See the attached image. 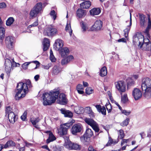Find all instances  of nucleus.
<instances>
[{"mask_svg": "<svg viewBox=\"0 0 151 151\" xmlns=\"http://www.w3.org/2000/svg\"><path fill=\"white\" fill-rule=\"evenodd\" d=\"M116 88L120 93L121 95H122V93L125 92L126 90V85L124 81H118L114 83Z\"/></svg>", "mask_w": 151, "mask_h": 151, "instance_id": "obj_8", "label": "nucleus"}, {"mask_svg": "<svg viewBox=\"0 0 151 151\" xmlns=\"http://www.w3.org/2000/svg\"><path fill=\"white\" fill-rule=\"evenodd\" d=\"M14 20L13 18L10 17L6 21V25L7 26L11 25L14 22Z\"/></svg>", "mask_w": 151, "mask_h": 151, "instance_id": "obj_37", "label": "nucleus"}, {"mask_svg": "<svg viewBox=\"0 0 151 151\" xmlns=\"http://www.w3.org/2000/svg\"><path fill=\"white\" fill-rule=\"evenodd\" d=\"M129 122V119L127 118L122 122L121 123L120 125L122 127L126 126L128 124Z\"/></svg>", "mask_w": 151, "mask_h": 151, "instance_id": "obj_40", "label": "nucleus"}, {"mask_svg": "<svg viewBox=\"0 0 151 151\" xmlns=\"http://www.w3.org/2000/svg\"><path fill=\"white\" fill-rule=\"evenodd\" d=\"M46 32L48 35H53L56 34L57 30L51 26H50L46 28Z\"/></svg>", "mask_w": 151, "mask_h": 151, "instance_id": "obj_18", "label": "nucleus"}, {"mask_svg": "<svg viewBox=\"0 0 151 151\" xmlns=\"http://www.w3.org/2000/svg\"><path fill=\"white\" fill-rule=\"evenodd\" d=\"M38 24V18H37L36 21L34 23L31 25H29L28 27V28H30L32 27H35L37 26Z\"/></svg>", "mask_w": 151, "mask_h": 151, "instance_id": "obj_46", "label": "nucleus"}, {"mask_svg": "<svg viewBox=\"0 0 151 151\" xmlns=\"http://www.w3.org/2000/svg\"><path fill=\"white\" fill-rule=\"evenodd\" d=\"M14 40L12 37L9 36L6 37L5 40V43L6 47L9 49H12L14 46Z\"/></svg>", "mask_w": 151, "mask_h": 151, "instance_id": "obj_12", "label": "nucleus"}, {"mask_svg": "<svg viewBox=\"0 0 151 151\" xmlns=\"http://www.w3.org/2000/svg\"><path fill=\"white\" fill-rule=\"evenodd\" d=\"M107 71L106 68V67L104 66L102 67L100 70V76L101 77H104L106 75Z\"/></svg>", "mask_w": 151, "mask_h": 151, "instance_id": "obj_30", "label": "nucleus"}, {"mask_svg": "<svg viewBox=\"0 0 151 151\" xmlns=\"http://www.w3.org/2000/svg\"><path fill=\"white\" fill-rule=\"evenodd\" d=\"M107 110L109 113L111 111L112 107L111 104L109 102L106 103L105 105Z\"/></svg>", "mask_w": 151, "mask_h": 151, "instance_id": "obj_44", "label": "nucleus"}, {"mask_svg": "<svg viewBox=\"0 0 151 151\" xmlns=\"http://www.w3.org/2000/svg\"><path fill=\"white\" fill-rule=\"evenodd\" d=\"M70 126V124L68 123L61 124L60 128L57 129L58 133L60 136L66 135L67 133L68 129Z\"/></svg>", "mask_w": 151, "mask_h": 151, "instance_id": "obj_6", "label": "nucleus"}, {"mask_svg": "<svg viewBox=\"0 0 151 151\" xmlns=\"http://www.w3.org/2000/svg\"><path fill=\"white\" fill-rule=\"evenodd\" d=\"M127 86L128 87L134 86L135 84V81L132 79L129 78L127 80Z\"/></svg>", "mask_w": 151, "mask_h": 151, "instance_id": "obj_34", "label": "nucleus"}, {"mask_svg": "<svg viewBox=\"0 0 151 151\" xmlns=\"http://www.w3.org/2000/svg\"><path fill=\"white\" fill-rule=\"evenodd\" d=\"M141 88L144 91V96L146 98L151 97V80L149 78H143L142 80Z\"/></svg>", "mask_w": 151, "mask_h": 151, "instance_id": "obj_4", "label": "nucleus"}, {"mask_svg": "<svg viewBox=\"0 0 151 151\" xmlns=\"http://www.w3.org/2000/svg\"><path fill=\"white\" fill-rule=\"evenodd\" d=\"M40 76L39 75H37L34 77V79L36 81H37L39 78Z\"/></svg>", "mask_w": 151, "mask_h": 151, "instance_id": "obj_64", "label": "nucleus"}, {"mask_svg": "<svg viewBox=\"0 0 151 151\" xmlns=\"http://www.w3.org/2000/svg\"><path fill=\"white\" fill-rule=\"evenodd\" d=\"M33 8L35 9L38 12L40 13L42 9V3L41 2L37 3Z\"/></svg>", "mask_w": 151, "mask_h": 151, "instance_id": "obj_29", "label": "nucleus"}, {"mask_svg": "<svg viewBox=\"0 0 151 151\" xmlns=\"http://www.w3.org/2000/svg\"><path fill=\"white\" fill-rule=\"evenodd\" d=\"M88 114L91 117H93L94 116V114L93 111H92L91 112L88 113Z\"/></svg>", "mask_w": 151, "mask_h": 151, "instance_id": "obj_63", "label": "nucleus"}, {"mask_svg": "<svg viewBox=\"0 0 151 151\" xmlns=\"http://www.w3.org/2000/svg\"><path fill=\"white\" fill-rule=\"evenodd\" d=\"M66 147L69 149L79 150L81 146L77 144L73 143L70 142H68L66 145Z\"/></svg>", "mask_w": 151, "mask_h": 151, "instance_id": "obj_14", "label": "nucleus"}, {"mask_svg": "<svg viewBox=\"0 0 151 151\" xmlns=\"http://www.w3.org/2000/svg\"><path fill=\"white\" fill-rule=\"evenodd\" d=\"M85 122L91 127L96 133L99 132V129L98 125L93 119L90 118H86L85 119Z\"/></svg>", "mask_w": 151, "mask_h": 151, "instance_id": "obj_7", "label": "nucleus"}, {"mask_svg": "<svg viewBox=\"0 0 151 151\" xmlns=\"http://www.w3.org/2000/svg\"><path fill=\"white\" fill-rule=\"evenodd\" d=\"M93 91V90L90 87H88L86 89V93L88 94H90L92 93Z\"/></svg>", "mask_w": 151, "mask_h": 151, "instance_id": "obj_45", "label": "nucleus"}, {"mask_svg": "<svg viewBox=\"0 0 151 151\" xmlns=\"http://www.w3.org/2000/svg\"><path fill=\"white\" fill-rule=\"evenodd\" d=\"M63 45V41L60 39H58L55 40L53 47L56 50H59L61 48Z\"/></svg>", "mask_w": 151, "mask_h": 151, "instance_id": "obj_13", "label": "nucleus"}, {"mask_svg": "<svg viewBox=\"0 0 151 151\" xmlns=\"http://www.w3.org/2000/svg\"><path fill=\"white\" fill-rule=\"evenodd\" d=\"M39 13L33 8L29 13L30 19H32L35 17Z\"/></svg>", "mask_w": 151, "mask_h": 151, "instance_id": "obj_25", "label": "nucleus"}, {"mask_svg": "<svg viewBox=\"0 0 151 151\" xmlns=\"http://www.w3.org/2000/svg\"><path fill=\"white\" fill-rule=\"evenodd\" d=\"M89 151H97L96 150L93 149L91 145H90L88 148Z\"/></svg>", "mask_w": 151, "mask_h": 151, "instance_id": "obj_61", "label": "nucleus"}, {"mask_svg": "<svg viewBox=\"0 0 151 151\" xmlns=\"http://www.w3.org/2000/svg\"><path fill=\"white\" fill-rule=\"evenodd\" d=\"M43 44V50H47L49 48L50 45V42L49 40L46 38L44 39Z\"/></svg>", "mask_w": 151, "mask_h": 151, "instance_id": "obj_23", "label": "nucleus"}, {"mask_svg": "<svg viewBox=\"0 0 151 151\" xmlns=\"http://www.w3.org/2000/svg\"><path fill=\"white\" fill-rule=\"evenodd\" d=\"M51 66V64L49 63L46 65H44L43 66V67L45 69H48Z\"/></svg>", "mask_w": 151, "mask_h": 151, "instance_id": "obj_56", "label": "nucleus"}, {"mask_svg": "<svg viewBox=\"0 0 151 151\" xmlns=\"http://www.w3.org/2000/svg\"><path fill=\"white\" fill-rule=\"evenodd\" d=\"M6 4L4 2H2L0 3V8H4L6 7Z\"/></svg>", "mask_w": 151, "mask_h": 151, "instance_id": "obj_60", "label": "nucleus"}, {"mask_svg": "<svg viewBox=\"0 0 151 151\" xmlns=\"http://www.w3.org/2000/svg\"><path fill=\"white\" fill-rule=\"evenodd\" d=\"M82 128V126L80 123L74 124L71 128V133L73 134L76 135L78 133L81 132Z\"/></svg>", "mask_w": 151, "mask_h": 151, "instance_id": "obj_9", "label": "nucleus"}, {"mask_svg": "<svg viewBox=\"0 0 151 151\" xmlns=\"http://www.w3.org/2000/svg\"><path fill=\"white\" fill-rule=\"evenodd\" d=\"M132 95L135 100L137 101L142 97V93L139 89L135 88L132 91Z\"/></svg>", "mask_w": 151, "mask_h": 151, "instance_id": "obj_10", "label": "nucleus"}, {"mask_svg": "<svg viewBox=\"0 0 151 151\" xmlns=\"http://www.w3.org/2000/svg\"><path fill=\"white\" fill-rule=\"evenodd\" d=\"M150 29L149 28H148V27H147V28L145 29L144 32L145 35L148 37H149V31Z\"/></svg>", "mask_w": 151, "mask_h": 151, "instance_id": "obj_55", "label": "nucleus"}, {"mask_svg": "<svg viewBox=\"0 0 151 151\" xmlns=\"http://www.w3.org/2000/svg\"><path fill=\"white\" fill-rule=\"evenodd\" d=\"M60 111L61 113L63 114L65 117L71 118L73 116V114L70 111L64 108L61 109Z\"/></svg>", "mask_w": 151, "mask_h": 151, "instance_id": "obj_17", "label": "nucleus"}, {"mask_svg": "<svg viewBox=\"0 0 151 151\" xmlns=\"http://www.w3.org/2000/svg\"><path fill=\"white\" fill-rule=\"evenodd\" d=\"M93 134V132L91 129H87L83 136L80 137L81 141L85 143L86 145H88L90 143V137Z\"/></svg>", "mask_w": 151, "mask_h": 151, "instance_id": "obj_5", "label": "nucleus"}, {"mask_svg": "<svg viewBox=\"0 0 151 151\" xmlns=\"http://www.w3.org/2000/svg\"><path fill=\"white\" fill-rule=\"evenodd\" d=\"M4 65L6 72L8 75H9L12 65L11 61L8 58L6 59L5 60Z\"/></svg>", "mask_w": 151, "mask_h": 151, "instance_id": "obj_11", "label": "nucleus"}, {"mask_svg": "<svg viewBox=\"0 0 151 151\" xmlns=\"http://www.w3.org/2000/svg\"><path fill=\"white\" fill-rule=\"evenodd\" d=\"M9 122L12 124L14 123L17 119L16 116L14 112H11L7 115Z\"/></svg>", "mask_w": 151, "mask_h": 151, "instance_id": "obj_20", "label": "nucleus"}, {"mask_svg": "<svg viewBox=\"0 0 151 151\" xmlns=\"http://www.w3.org/2000/svg\"><path fill=\"white\" fill-rule=\"evenodd\" d=\"M13 112V110L10 106H7L6 107V114L7 115L10 113Z\"/></svg>", "mask_w": 151, "mask_h": 151, "instance_id": "obj_39", "label": "nucleus"}, {"mask_svg": "<svg viewBox=\"0 0 151 151\" xmlns=\"http://www.w3.org/2000/svg\"><path fill=\"white\" fill-rule=\"evenodd\" d=\"M74 110L75 112L78 114H80L84 112V109L83 107L76 106L74 107Z\"/></svg>", "mask_w": 151, "mask_h": 151, "instance_id": "obj_26", "label": "nucleus"}, {"mask_svg": "<svg viewBox=\"0 0 151 151\" xmlns=\"http://www.w3.org/2000/svg\"><path fill=\"white\" fill-rule=\"evenodd\" d=\"M91 2L88 1H85L80 4V7L82 9H87L91 6Z\"/></svg>", "mask_w": 151, "mask_h": 151, "instance_id": "obj_24", "label": "nucleus"}, {"mask_svg": "<svg viewBox=\"0 0 151 151\" xmlns=\"http://www.w3.org/2000/svg\"><path fill=\"white\" fill-rule=\"evenodd\" d=\"M71 26L70 24H67L65 27V30L67 31H68L69 29H71Z\"/></svg>", "mask_w": 151, "mask_h": 151, "instance_id": "obj_58", "label": "nucleus"}, {"mask_svg": "<svg viewBox=\"0 0 151 151\" xmlns=\"http://www.w3.org/2000/svg\"><path fill=\"white\" fill-rule=\"evenodd\" d=\"M100 9L99 8H94L91 9L90 12L91 15H98L101 12Z\"/></svg>", "mask_w": 151, "mask_h": 151, "instance_id": "obj_27", "label": "nucleus"}, {"mask_svg": "<svg viewBox=\"0 0 151 151\" xmlns=\"http://www.w3.org/2000/svg\"><path fill=\"white\" fill-rule=\"evenodd\" d=\"M102 22L100 20H96L92 27L91 29L93 30H100L102 26Z\"/></svg>", "mask_w": 151, "mask_h": 151, "instance_id": "obj_15", "label": "nucleus"}, {"mask_svg": "<svg viewBox=\"0 0 151 151\" xmlns=\"http://www.w3.org/2000/svg\"><path fill=\"white\" fill-rule=\"evenodd\" d=\"M77 90H83V86L81 84H78L76 87Z\"/></svg>", "mask_w": 151, "mask_h": 151, "instance_id": "obj_52", "label": "nucleus"}, {"mask_svg": "<svg viewBox=\"0 0 151 151\" xmlns=\"http://www.w3.org/2000/svg\"><path fill=\"white\" fill-rule=\"evenodd\" d=\"M40 120V119L38 117H32L30 119V121L33 125H35L36 124L38 123Z\"/></svg>", "mask_w": 151, "mask_h": 151, "instance_id": "obj_33", "label": "nucleus"}, {"mask_svg": "<svg viewBox=\"0 0 151 151\" xmlns=\"http://www.w3.org/2000/svg\"><path fill=\"white\" fill-rule=\"evenodd\" d=\"M32 63H33L36 64V67L34 68V69H37V67L39 66L40 63L37 60L32 61Z\"/></svg>", "mask_w": 151, "mask_h": 151, "instance_id": "obj_49", "label": "nucleus"}, {"mask_svg": "<svg viewBox=\"0 0 151 151\" xmlns=\"http://www.w3.org/2000/svg\"><path fill=\"white\" fill-rule=\"evenodd\" d=\"M80 24L82 32H85L88 28L86 26V24L84 23L83 22H81Z\"/></svg>", "mask_w": 151, "mask_h": 151, "instance_id": "obj_36", "label": "nucleus"}, {"mask_svg": "<svg viewBox=\"0 0 151 151\" xmlns=\"http://www.w3.org/2000/svg\"><path fill=\"white\" fill-rule=\"evenodd\" d=\"M86 110L87 113L88 114V113L91 112L92 111V110L91 108L90 107H87L86 108Z\"/></svg>", "mask_w": 151, "mask_h": 151, "instance_id": "obj_59", "label": "nucleus"}, {"mask_svg": "<svg viewBox=\"0 0 151 151\" xmlns=\"http://www.w3.org/2000/svg\"><path fill=\"white\" fill-rule=\"evenodd\" d=\"M133 42L134 44L137 45L140 48H142L143 50H151V42L147 38L144 39V37L140 33H136L133 37ZM151 57V54L149 55Z\"/></svg>", "mask_w": 151, "mask_h": 151, "instance_id": "obj_2", "label": "nucleus"}, {"mask_svg": "<svg viewBox=\"0 0 151 151\" xmlns=\"http://www.w3.org/2000/svg\"><path fill=\"white\" fill-rule=\"evenodd\" d=\"M32 87L31 82L29 80H27L24 83L20 82L17 84L16 89L15 90L16 93L15 98L16 100L24 97L28 91V88Z\"/></svg>", "mask_w": 151, "mask_h": 151, "instance_id": "obj_3", "label": "nucleus"}, {"mask_svg": "<svg viewBox=\"0 0 151 151\" xmlns=\"http://www.w3.org/2000/svg\"><path fill=\"white\" fill-rule=\"evenodd\" d=\"M131 25H130V23H129V25L127 26L126 28L124 30V36L126 38L128 36V34L130 29Z\"/></svg>", "mask_w": 151, "mask_h": 151, "instance_id": "obj_32", "label": "nucleus"}, {"mask_svg": "<svg viewBox=\"0 0 151 151\" xmlns=\"http://www.w3.org/2000/svg\"><path fill=\"white\" fill-rule=\"evenodd\" d=\"M59 91L54 90L50 91V93H46L42 95L43 103L44 106L50 105L55 102L57 99L58 102L62 105H65L67 103L66 95L63 93L60 94Z\"/></svg>", "mask_w": 151, "mask_h": 151, "instance_id": "obj_1", "label": "nucleus"}, {"mask_svg": "<svg viewBox=\"0 0 151 151\" xmlns=\"http://www.w3.org/2000/svg\"><path fill=\"white\" fill-rule=\"evenodd\" d=\"M50 16L54 20H55L56 18V14L54 10H52L50 13Z\"/></svg>", "mask_w": 151, "mask_h": 151, "instance_id": "obj_43", "label": "nucleus"}, {"mask_svg": "<svg viewBox=\"0 0 151 151\" xmlns=\"http://www.w3.org/2000/svg\"><path fill=\"white\" fill-rule=\"evenodd\" d=\"M32 63V61L29 62H25L23 63L22 65V67L23 69L26 70L27 69L28 66L29 65Z\"/></svg>", "mask_w": 151, "mask_h": 151, "instance_id": "obj_38", "label": "nucleus"}, {"mask_svg": "<svg viewBox=\"0 0 151 151\" xmlns=\"http://www.w3.org/2000/svg\"><path fill=\"white\" fill-rule=\"evenodd\" d=\"M45 132L46 133H49V138L47 139L46 141L47 143L48 144L50 142H52L56 139V138L55 137L51 131H47Z\"/></svg>", "mask_w": 151, "mask_h": 151, "instance_id": "obj_19", "label": "nucleus"}, {"mask_svg": "<svg viewBox=\"0 0 151 151\" xmlns=\"http://www.w3.org/2000/svg\"><path fill=\"white\" fill-rule=\"evenodd\" d=\"M15 145V144L12 140L8 141L6 144L4 145V148H7L9 147H13Z\"/></svg>", "mask_w": 151, "mask_h": 151, "instance_id": "obj_28", "label": "nucleus"}, {"mask_svg": "<svg viewBox=\"0 0 151 151\" xmlns=\"http://www.w3.org/2000/svg\"><path fill=\"white\" fill-rule=\"evenodd\" d=\"M118 42H126V39L124 38H123L121 39H119L118 40Z\"/></svg>", "mask_w": 151, "mask_h": 151, "instance_id": "obj_62", "label": "nucleus"}, {"mask_svg": "<svg viewBox=\"0 0 151 151\" xmlns=\"http://www.w3.org/2000/svg\"><path fill=\"white\" fill-rule=\"evenodd\" d=\"M61 71V68L58 66H55L53 68V73L55 75L57 74Z\"/></svg>", "mask_w": 151, "mask_h": 151, "instance_id": "obj_35", "label": "nucleus"}, {"mask_svg": "<svg viewBox=\"0 0 151 151\" xmlns=\"http://www.w3.org/2000/svg\"><path fill=\"white\" fill-rule=\"evenodd\" d=\"M27 117V113L24 112L21 116V118L23 121H25Z\"/></svg>", "mask_w": 151, "mask_h": 151, "instance_id": "obj_50", "label": "nucleus"}, {"mask_svg": "<svg viewBox=\"0 0 151 151\" xmlns=\"http://www.w3.org/2000/svg\"><path fill=\"white\" fill-rule=\"evenodd\" d=\"M118 138L121 139H122L124 137V134L122 129H120L119 131Z\"/></svg>", "mask_w": 151, "mask_h": 151, "instance_id": "obj_42", "label": "nucleus"}, {"mask_svg": "<svg viewBox=\"0 0 151 151\" xmlns=\"http://www.w3.org/2000/svg\"><path fill=\"white\" fill-rule=\"evenodd\" d=\"M121 95V101L123 103H126L128 101L127 98V95L126 94H125L123 96Z\"/></svg>", "mask_w": 151, "mask_h": 151, "instance_id": "obj_41", "label": "nucleus"}, {"mask_svg": "<svg viewBox=\"0 0 151 151\" xmlns=\"http://www.w3.org/2000/svg\"><path fill=\"white\" fill-rule=\"evenodd\" d=\"M96 108L97 111L100 113L104 115H106V110L105 107L104 106L101 107L100 105H97L95 106Z\"/></svg>", "mask_w": 151, "mask_h": 151, "instance_id": "obj_21", "label": "nucleus"}, {"mask_svg": "<svg viewBox=\"0 0 151 151\" xmlns=\"http://www.w3.org/2000/svg\"><path fill=\"white\" fill-rule=\"evenodd\" d=\"M59 50V53L62 57H65L69 53V49L67 47L61 48Z\"/></svg>", "mask_w": 151, "mask_h": 151, "instance_id": "obj_16", "label": "nucleus"}, {"mask_svg": "<svg viewBox=\"0 0 151 151\" xmlns=\"http://www.w3.org/2000/svg\"><path fill=\"white\" fill-rule=\"evenodd\" d=\"M77 16L79 18H81L85 16L86 14V11L81 9H78L76 11Z\"/></svg>", "mask_w": 151, "mask_h": 151, "instance_id": "obj_22", "label": "nucleus"}, {"mask_svg": "<svg viewBox=\"0 0 151 151\" xmlns=\"http://www.w3.org/2000/svg\"><path fill=\"white\" fill-rule=\"evenodd\" d=\"M122 112L123 114L127 116L129 115L130 113V111H127L125 110H123L122 111Z\"/></svg>", "mask_w": 151, "mask_h": 151, "instance_id": "obj_54", "label": "nucleus"}, {"mask_svg": "<svg viewBox=\"0 0 151 151\" xmlns=\"http://www.w3.org/2000/svg\"><path fill=\"white\" fill-rule=\"evenodd\" d=\"M50 59L52 62H55V61L56 59L53 55H50Z\"/></svg>", "mask_w": 151, "mask_h": 151, "instance_id": "obj_53", "label": "nucleus"}, {"mask_svg": "<svg viewBox=\"0 0 151 151\" xmlns=\"http://www.w3.org/2000/svg\"><path fill=\"white\" fill-rule=\"evenodd\" d=\"M128 139H123L121 142V145L122 146L124 143H127Z\"/></svg>", "mask_w": 151, "mask_h": 151, "instance_id": "obj_57", "label": "nucleus"}, {"mask_svg": "<svg viewBox=\"0 0 151 151\" xmlns=\"http://www.w3.org/2000/svg\"><path fill=\"white\" fill-rule=\"evenodd\" d=\"M68 63L71 61L73 59V57L72 55H70L66 58Z\"/></svg>", "mask_w": 151, "mask_h": 151, "instance_id": "obj_48", "label": "nucleus"}, {"mask_svg": "<svg viewBox=\"0 0 151 151\" xmlns=\"http://www.w3.org/2000/svg\"><path fill=\"white\" fill-rule=\"evenodd\" d=\"M113 143V140L110 137H109V141L106 145V146H110L111 144Z\"/></svg>", "mask_w": 151, "mask_h": 151, "instance_id": "obj_47", "label": "nucleus"}, {"mask_svg": "<svg viewBox=\"0 0 151 151\" xmlns=\"http://www.w3.org/2000/svg\"><path fill=\"white\" fill-rule=\"evenodd\" d=\"M68 63L67 61L66 58H65L63 59L61 61V63L62 65H65Z\"/></svg>", "mask_w": 151, "mask_h": 151, "instance_id": "obj_51", "label": "nucleus"}, {"mask_svg": "<svg viewBox=\"0 0 151 151\" xmlns=\"http://www.w3.org/2000/svg\"><path fill=\"white\" fill-rule=\"evenodd\" d=\"M139 18L141 26L142 27H144L145 24V15L142 14H139Z\"/></svg>", "mask_w": 151, "mask_h": 151, "instance_id": "obj_31", "label": "nucleus"}]
</instances>
